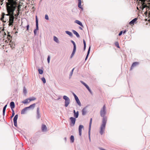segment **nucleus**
<instances>
[{
    "label": "nucleus",
    "mask_w": 150,
    "mask_h": 150,
    "mask_svg": "<svg viewBox=\"0 0 150 150\" xmlns=\"http://www.w3.org/2000/svg\"><path fill=\"white\" fill-rule=\"evenodd\" d=\"M42 130L43 132L46 131L47 130V128L45 125H42Z\"/></svg>",
    "instance_id": "nucleus-15"
},
{
    "label": "nucleus",
    "mask_w": 150,
    "mask_h": 150,
    "mask_svg": "<svg viewBox=\"0 0 150 150\" xmlns=\"http://www.w3.org/2000/svg\"><path fill=\"white\" fill-rule=\"evenodd\" d=\"M78 7L81 9H82V6L81 5V0H78Z\"/></svg>",
    "instance_id": "nucleus-19"
},
{
    "label": "nucleus",
    "mask_w": 150,
    "mask_h": 150,
    "mask_svg": "<svg viewBox=\"0 0 150 150\" xmlns=\"http://www.w3.org/2000/svg\"><path fill=\"white\" fill-rule=\"evenodd\" d=\"M137 18H134L129 23V24L131 25H134L135 23H136V21H137Z\"/></svg>",
    "instance_id": "nucleus-10"
},
{
    "label": "nucleus",
    "mask_w": 150,
    "mask_h": 150,
    "mask_svg": "<svg viewBox=\"0 0 150 150\" xmlns=\"http://www.w3.org/2000/svg\"><path fill=\"white\" fill-rule=\"evenodd\" d=\"M137 9H138V7H137Z\"/></svg>",
    "instance_id": "nucleus-62"
},
{
    "label": "nucleus",
    "mask_w": 150,
    "mask_h": 150,
    "mask_svg": "<svg viewBox=\"0 0 150 150\" xmlns=\"http://www.w3.org/2000/svg\"><path fill=\"white\" fill-rule=\"evenodd\" d=\"M14 19V15L11 16L10 17H8L7 18L6 21H8L9 23L8 26L13 25Z\"/></svg>",
    "instance_id": "nucleus-3"
},
{
    "label": "nucleus",
    "mask_w": 150,
    "mask_h": 150,
    "mask_svg": "<svg viewBox=\"0 0 150 150\" xmlns=\"http://www.w3.org/2000/svg\"><path fill=\"white\" fill-rule=\"evenodd\" d=\"M12 110V115L11 116V118H12V117H13L15 115V113L14 110Z\"/></svg>",
    "instance_id": "nucleus-38"
},
{
    "label": "nucleus",
    "mask_w": 150,
    "mask_h": 150,
    "mask_svg": "<svg viewBox=\"0 0 150 150\" xmlns=\"http://www.w3.org/2000/svg\"><path fill=\"white\" fill-rule=\"evenodd\" d=\"M86 111L85 108L83 109L82 110V115H85L86 113Z\"/></svg>",
    "instance_id": "nucleus-27"
},
{
    "label": "nucleus",
    "mask_w": 150,
    "mask_h": 150,
    "mask_svg": "<svg viewBox=\"0 0 150 150\" xmlns=\"http://www.w3.org/2000/svg\"><path fill=\"white\" fill-rule=\"evenodd\" d=\"M50 57L49 56H48L47 57V60L48 61V63H50Z\"/></svg>",
    "instance_id": "nucleus-41"
},
{
    "label": "nucleus",
    "mask_w": 150,
    "mask_h": 150,
    "mask_svg": "<svg viewBox=\"0 0 150 150\" xmlns=\"http://www.w3.org/2000/svg\"><path fill=\"white\" fill-rule=\"evenodd\" d=\"M38 71H39V73L40 74H42L43 73V71L42 69H38Z\"/></svg>",
    "instance_id": "nucleus-35"
},
{
    "label": "nucleus",
    "mask_w": 150,
    "mask_h": 150,
    "mask_svg": "<svg viewBox=\"0 0 150 150\" xmlns=\"http://www.w3.org/2000/svg\"><path fill=\"white\" fill-rule=\"evenodd\" d=\"M142 10L146 7H148V10H149V9H150V8L145 4V2H142Z\"/></svg>",
    "instance_id": "nucleus-16"
},
{
    "label": "nucleus",
    "mask_w": 150,
    "mask_h": 150,
    "mask_svg": "<svg viewBox=\"0 0 150 150\" xmlns=\"http://www.w3.org/2000/svg\"><path fill=\"white\" fill-rule=\"evenodd\" d=\"M18 115H17V114L13 118V119L14 125L16 127H17V120L18 119Z\"/></svg>",
    "instance_id": "nucleus-7"
},
{
    "label": "nucleus",
    "mask_w": 150,
    "mask_h": 150,
    "mask_svg": "<svg viewBox=\"0 0 150 150\" xmlns=\"http://www.w3.org/2000/svg\"><path fill=\"white\" fill-rule=\"evenodd\" d=\"M54 40L57 43H59V40L58 38L55 36L54 37Z\"/></svg>",
    "instance_id": "nucleus-29"
},
{
    "label": "nucleus",
    "mask_w": 150,
    "mask_h": 150,
    "mask_svg": "<svg viewBox=\"0 0 150 150\" xmlns=\"http://www.w3.org/2000/svg\"><path fill=\"white\" fill-rule=\"evenodd\" d=\"M74 98H75V99H76L77 98H78V97H77V96H75V97H74Z\"/></svg>",
    "instance_id": "nucleus-50"
},
{
    "label": "nucleus",
    "mask_w": 150,
    "mask_h": 150,
    "mask_svg": "<svg viewBox=\"0 0 150 150\" xmlns=\"http://www.w3.org/2000/svg\"><path fill=\"white\" fill-rule=\"evenodd\" d=\"M28 98L29 100V102H30L31 101L34 100L36 99V98L34 97H33L32 98Z\"/></svg>",
    "instance_id": "nucleus-28"
},
{
    "label": "nucleus",
    "mask_w": 150,
    "mask_h": 150,
    "mask_svg": "<svg viewBox=\"0 0 150 150\" xmlns=\"http://www.w3.org/2000/svg\"><path fill=\"white\" fill-rule=\"evenodd\" d=\"M8 35H7L8 36H7V38L8 39V40H6L5 41L6 42H7L9 41H11V39L12 38V37L10 35H9V32H8Z\"/></svg>",
    "instance_id": "nucleus-18"
},
{
    "label": "nucleus",
    "mask_w": 150,
    "mask_h": 150,
    "mask_svg": "<svg viewBox=\"0 0 150 150\" xmlns=\"http://www.w3.org/2000/svg\"><path fill=\"white\" fill-rule=\"evenodd\" d=\"M39 108H38L37 109V117L38 118H39L40 117V115L39 111Z\"/></svg>",
    "instance_id": "nucleus-20"
},
{
    "label": "nucleus",
    "mask_w": 150,
    "mask_h": 150,
    "mask_svg": "<svg viewBox=\"0 0 150 150\" xmlns=\"http://www.w3.org/2000/svg\"><path fill=\"white\" fill-rule=\"evenodd\" d=\"M19 12H17L16 14L14 15V16L17 17L19 15Z\"/></svg>",
    "instance_id": "nucleus-44"
},
{
    "label": "nucleus",
    "mask_w": 150,
    "mask_h": 150,
    "mask_svg": "<svg viewBox=\"0 0 150 150\" xmlns=\"http://www.w3.org/2000/svg\"><path fill=\"white\" fill-rule=\"evenodd\" d=\"M63 98L65 100V106L67 107L68 106V105L70 103V99L69 98L66 96H63Z\"/></svg>",
    "instance_id": "nucleus-4"
},
{
    "label": "nucleus",
    "mask_w": 150,
    "mask_h": 150,
    "mask_svg": "<svg viewBox=\"0 0 150 150\" xmlns=\"http://www.w3.org/2000/svg\"><path fill=\"white\" fill-rule=\"evenodd\" d=\"M36 30H34V33L35 34L36 33Z\"/></svg>",
    "instance_id": "nucleus-55"
},
{
    "label": "nucleus",
    "mask_w": 150,
    "mask_h": 150,
    "mask_svg": "<svg viewBox=\"0 0 150 150\" xmlns=\"http://www.w3.org/2000/svg\"><path fill=\"white\" fill-rule=\"evenodd\" d=\"M74 69V68H73L71 70V72L70 74V76H71L72 75Z\"/></svg>",
    "instance_id": "nucleus-43"
},
{
    "label": "nucleus",
    "mask_w": 150,
    "mask_h": 150,
    "mask_svg": "<svg viewBox=\"0 0 150 150\" xmlns=\"http://www.w3.org/2000/svg\"><path fill=\"white\" fill-rule=\"evenodd\" d=\"M90 48H91V47H90L89 48V49L88 50V51L87 55L86 57V58H85V60H86V59H87V58L88 57V55H89V53H90Z\"/></svg>",
    "instance_id": "nucleus-26"
},
{
    "label": "nucleus",
    "mask_w": 150,
    "mask_h": 150,
    "mask_svg": "<svg viewBox=\"0 0 150 150\" xmlns=\"http://www.w3.org/2000/svg\"><path fill=\"white\" fill-rule=\"evenodd\" d=\"M74 114L76 112L74 110Z\"/></svg>",
    "instance_id": "nucleus-57"
},
{
    "label": "nucleus",
    "mask_w": 150,
    "mask_h": 150,
    "mask_svg": "<svg viewBox=\"0 0 150 150\" xmlns=\"http://www.w3.org/2000/svg\"><path fill=\"white\" fill-rule=\"evenodd\" d=\"M149 15H150V11L149 12Z\"/></svg>",
    "instance_id": "nucleus-59"
},
{
    "label": "nucleus",
    "mask_w": 150,
    "mask_h": 150,
    "mask_svg": "<svg viewBox=\"0 0 150 150\" xmlns=\"http://www.w3.org/2000/svg\"><path fill=\"white\" fill-rule=\"evenodd\" d=\"M41 79L44 83H46V80L44 77L42 78Z\"/></svg>",
    "instance_id": "nucleus-37"
},
{
    "label": "nucleus",
    "mask_w": 150,
    "mask_h": 150,
    "mask_svg": "<svg viewBox=\"0 0 150 150\" xmlns=\"http://www.w3.org/2000/svg\"><path fill=\"white\" fill-rule=\"evenodd\" d=\"M73 33L77 37L79 38L80 37V36H79V34L76 31L74 30H73Z\"/></svg>",
    "instance_id": "nucleus-25"
},
{
    "label": "nucleus",
    "mask_w": 150,
    "mask_h": 150,
    "mask_svg": "<svg viewBox=\"0 0 150 150\" xmlns=\"http://www.w3.org/2000/svg\"><path fill=\"white\" fill-rule=\"evenodd\" d=\"M21 7V5H18V3H17V8H20H20Z\"/></svg>",
    "instance_id": "nucleus-45"
},
{
    "label": "nucleus",
    "mask_w": 150,
    "mask_h": 150,
    "mask_svg": "<svg viewBox=\"0 0 150 150\" xmlns=\"http://www.w3.org/2000/svg\"><path fill=\"white\" fill-rule=\"evenodd\" d=\"M29 98H28L24 100V101H23L22 103L24 104H27L30 102H29Z\"/></svg>",
    "instance_id": "nucleus-22"
},
{
    "label": "nucleus",
    "mask_w": 150,
    "mask_h": 150,
    "mask_svg": "<svg viewBox=\"0 0 150 150\" xmlns=\"http://www.w3.org/2000/svg\"><path fill=\"white\" fill-rule=\"evenodd\" d=\"M20 11V8H18L17 10L16 11V12H19Z\"/></svg>",
    "instance_id": "nucleus-48"
},
{
    "label": "nucleus",
    "mask_w": 150,
    "mask_h": 150,
    "mask_svg": "<svg viewBox=\"0 0 150 150\" xmlns=\"http://www.w3.org/2000/svg\"><path fill=\"white\" fill-rule=\"evenodd\" d=\"M79 28H80V29H81V30H82V28H81V27H79Z\"/></svg>",
    "instance_id": "nucleus-58"
},
{
    "label": "nucleus",
    "mask_w": 150,
    "mask_h": 150,
    "mask_svg": "<svg viewBox=\"0 0 150 150\" xmlns=\"http://www.w3.org/2000/svg\"><path fill=\"white\" fill-rule=\"evenodd\" d=\"M147 13V11H146V12H145V13Z\"/></svg>",
    "instance_id": "nucleus-60"
},
{
    "label": "nucleus",
    "mask_w": 150,
    "mask_h": 150,
    "mask_svg": "<svg viewBox=\"0 0 150 150\" xmlns=\"http://www.w3.org/2000/svg\"><path fill=\"white\" fill-rule=\"evenodd\" d=\"M106 114V107L105 105H104L103 107L101 109L100 112V115L103 117L102 123L101 125L100 130V133L101 135H102L104 133L108 120L107 117L105 116Z\"/></svg>",
    "instance_id": "nucleus-2"
},
{
    "label": "nucleus",
    "mask_w": 150,
    "mask_h": 150,
    "mask_svg": "<svg viewBox=\"0 0 150 150\" xmlns=\"http://www.w3.org/2000/svg\"><path fill=\"white\" fill-rule=\"evenodd\" d=\"M71 42L73 43V44L74 45V48H73V51L72 52V53L71 55V58H72V57L74 56V54L75 53V52L76 51V44H75V43L74 42L73 40H71Z\"/></svg>",
    "instance_id": "nucleus-5"
},
{
    "label": "nucleus",
    "mask_w": 150,
    "mask_h": 150,
    "mask_svg": "<svg viewBox=\"0 0 150 150\" xmlns=\"http://www.w3.org/2000/svg\"><path fill=\"white\" fill-rule=\"evenodd\" d=\"M70 139L71 142H73L74 141V136L71 135L70 137Z\"/></svg>",
    "instance_id": "nucleus-30"
},
{
    "label": "nucleus",
    "mask_w": 150,
    "mask_h": 150,
    "mask_svg": "<svg viewBox=\"0 0 150 150\" xmlns=\"http://www.w3.org/2000/svg\"><path fill=\"white\" fill-rule=\"evenodd\" d=\"M70 119L71 121L70 125L71 126H74L75 124V122L76 121V119L73 117H71L70 118Z\"/></svg>",
    "instance_id": "nucleus-6"
},
{
    "label": "nucleus",
    "mask_w": 150,
    "mask_h": 150,
    "mask_svg": "<svg viewBox=\"0 0 150 150\" xmlns=\"http://www.w3.org/2000/svg\"><path fill=\"white\" fill-rule=\"evenodd\" d=\"M79 115V112L78 111L74 114V116L76 118H77Z\"/></svg>",
    "instance_id": "nucleus-31"
},
{
    "label": "nucleus",
    "mask_w": 150,
    "mask_h": 150,
    "mask_svg": "<svg viewBox=\"0 0 150 150\" xmlns=\"http://www.w3.org/2000/svg\"><path fill=\"white\" fill-rule=\"evenodd\" d=\"M76 101V102L77 103V104H78V105L79 106H81V103L80 102V101H79V100H78V101Z\"/></svg>",
    "instance_id": "nucleus-39"
},
{
    "label": "nucleus",
    "mask_w": 150,
    "mask_h": 150,
    "mask_svg": "<svg viewBox=\"0 0 150 150\" xmlns=\"http://www.w3.org/2000/svg\"><path fill=\"white\" fill-rule=\"evenodd\" d=\"M122 31H121L119 34V35L120 36L121 35H122Z\"/></svg>",
    "instance_id": "nucleus-47"
},
{
    "label": "nucleus",
    "mask_w": 150,
    "mask_h": 150,
    "mask_svg": "<svg viewBox=\"0 0 150 150\" xmlns=\"http://www.w3.org/2000/svg\"><path fill=\"white\" fill-rule=\"evenodd\" d=\"M6 109V108H4V107L3 109V115H5Z\"/></svg>",
    "instance_id": "nucleus-40"
},
{
    "label": "nucleus",
    "mask_w": 150,
    "mask_h": 150,
    "mask_svg": "<svg viewBox=\"0 0 150 150\" xmlns=\"http://www.w3.org/2000/svg\"><path fill=\"white\" fill-rule=\"evenodd\" d=\"M139 64V63L138 62H136L133 63L131 67L130 70H131L134 67H136Z\"/></svg>",
    "instance_id": "nucleus-12"
},
{
    "label": "nucleus",
    "mask_w": 150,
    "mask_h": 150,
    "mask_svg": "<svg viewBox=\"0 0 150 150\" xmlns=\"http://www.w3.org/2000/svg\"><path fill=\"white\" fill-rule=\"evenodd\" d=\"M83 41L84 44V50H85L86 48V43L84 40H83Z\"/></svg>",
    "instance_id": "nucleus-33"
},
{
    "label": "nucleus",
    "mask_w": 150,
    "mask_h": 150,
    "mask_svg": "<svg viewBox=\"0 0 150 150\" xmlns=\"http://www.w3.org/2000/svg\"><path fill=\"white\" fill-rule=\"evenodd\" d=\"M73 95L74 97L76 96L74 93H73Z\"/></svg>",
    "instance_id": "nucleus-53"
},
{
    "label": "nucleus",
    "mask_w": 150,
    "mask_h": 150,
    "mask_svg": "<svg viewBox=\"0 0 150 150\" xmlns=\"http://www.w3.org/2000/svg\"><path fill=\"white\" fill-rule=\"evenodd\" d=\"M28 109L27 107H25L23 109L21 112V114H24L26 112L27 110Z\"/></svg>",
    "instance_id": "nucleus-13"
},
{
    "label": "nucleus",
    "mask_w": 150,
    "mask_h": 150,
    "mask_svg": "<svg viewBox=\"0 0 150 150\" xmlns=\"http://www.w3.org/2000/svg\"><path fill=\"white\" fill-rule=\"evenodd\" d=\"M23 92L24 93L26 94L27 93V90L26 88H25V87H24L23 89Z\"/></svg>",
    "instance_id": "nucleus-36"
},
{
    "label": "nucleus",
    "mask_w": 150,
    "mask_h": 150,
    "mask_svg": "<svg viewBox=\"0 0 150 150\" xmlns=\"http://www.w3.org/2000/svg\"><path fill=\"white\" fill-rule=\"evenodd\" d=\"M92 118H91L90 120V123H89V126L88 133H89V134H90L91 124H92Z\"/></svg>",
    "instance_id": "nucleus-14"
},
{
    "label": "nucleus",
    "mask_w": 150,
    "mask_h": 150,
    "mask_svg": "<svg viewBox=\"0 0 150 150\" xmlns=\"http://www.w3.org/2000/svg\"><path fill=\"white\" fill-rule=\"evenodd\" d=\"M66 33L70 36H72V33L69 31H66Z\"/></svg>",
    "instance_id": "nucleus-34"
},
{
    "label": "nucleus",
    "mask_w": 150,
    "mask_h": 150,
    "mask_svg": "<svg viewBox=\"0 0 150 150\" xmlns=\"http://www.w3.org/2000/svg\"><path fill=\"white\" fill-rule=\"evenodd\" d=\"M81 82L88 89V90L89 91V92L91 93L92 92H91V90H90V89L89 86L83 81H81Z\"/></svg>",
    "instance_id": "nucleus-8"
},
{
    "label": "nucleus",
    "mask_w": 150,
    "mask_h": 150,
    "mask_svg": "<svg viewBox=\"0 0 150 150\" xmlns=\"http://www.w3.org/2000/svg\"><path fill=\"white\" fill-rule=\"evenodd\" d=\"M126 32V31L125 30L123 32V33L124 34Z\"/></svg>",
    "instance_id": "nucleus-56"
},
{
    "label": "nucleus",
    "mask_w": 150,
    "mask_h": 150,
    "mask_svg": "<svg viewBox=\"0 0 150 150\" xmlns=\"http://www.w3.org/2000/svg\"><path fill=\"white\" fill-rule=\"evenodd\" d=\"M115 45L117 48H120V47L119 45V43L117 42H116L115 43Z\"/></svg>",
    "instance_id": "nucleus-32"
},
{
    "label": "nucleus",
    "mask_w": 150,
    "mask_h": 150,
    "mask_svg": "<svg viewBox=\"0 0 150 150\" xmlns=\"http://www.w3.org/2000/svg\"><path fill=\"white\" fill-rule=\"evenodd\" d=\"M139 0L141 1L142 2H145V1L146 0Z\"/></svg>",
    "instance_id": "nucleus-49"
},
{
    "label": "nucleus",
    "mask_w": 150,
    "mask_h": 150,
    "mask_svg": "<svg viewBox=\"0 0 150 150\" xmlns=\"http://www.w3.org/2000/svg\"><path fill=\"white\" fill-rule=\"evenodd\" d=\"M10 107L12 109V110H13V109L15 108V103L14 102H11Z\"/></svg>",
    "instance_id": "nucleus-17"
},
{
    "label": "nucleus",
    "mask_w": 150,
    "mask_h": 150,
    "mask_svg": "<svg viewBox=\"0 0 150 150\" xmlns=\"http://www.w3.org/2000/svg\"><path fill=\"white\" fill-rule=\"evenodd\" d=\"M6 18H7V17H6V18L5 19H6Z\"/></svg>",
    "instance_id": "nucleus-63"
},
{
    "label": "nucleus",
    "mask_w": 150,
    "mask_h": 150,
    "mask_svg": "<svg viewBox=\"0 0 150 150\" xmlns=\"http://www.w3.org/2000/svg\"><path fill=\"white\" fill-rule=\"evenodd\" d=\"M5 15V14L4 13H2V17L1 18L0 20L2 21L3 22H6V21L7 19H4V16Z\"/></svg>",
    "instance_id": "nucleus-9"
},
{
    "label": "nucleus",
    "mask_w": 150,
    "mask_h": 150,
    "mask_svg": "<svg viewBox=\"0 0 150 150\" xmlns=\"http://www.w3.org/2000/svg\"><path fill=\"white\" fill-rule=\"evenodd\" d=\"M7 106V105H6L4 107V108H6Z\"/></svg>",
    "instance_id": "nucleus-52"
},
{
    "label": "nucleus",
    "mask_w": 150,
    "mask_h": 150,
    "mask_svg": "<svg viewBox=\"0 0 150 150\" xmlns=\"http://www.w3.org/2000/svg\"><path fill=\"white\" fill-rule=\"evenodd\" d=\"M76 101H78V100H79V99L78 98H77L76 99H75Z\"/></svg>",
    "instance_id": "nucleus-54"
},
{
    "label": "nucleus",
    "mask_w": 150,
    "mask_h": 150,
    "mask_svg": "<svg viewBox=\"0 0 150 150\" xmlns=\"http://www.w3.org/2000/svg\"><path fill=\"white\" fill-rule=\"evenodd\" d=\"M36 28L35 30H38V18L37 17V16H36Z\"/></svg>",
    "instance_id": "nucleus-24"
},
{
    "label": "nucleus",
    "mask_w": 150,
    "mask_h": 150,
    "mask_svg": "<svg viewBox=\"0 0 150 150\" xmlns=\"http://www.w3.org/2000/svg\"><path fill=\"white\" fill-rule=\"evenodd\" d=\"M83 125H80L79 126V135L81 136V135L82 129L83 128Z\"/></svg>",
    "instance_id": "nucleus-11"
},
{
    "label": "nucleus",
    "mask_w": 150,
    "mask_h": 150,
    "mask_svg": "<svg viewBox=\"0 0 150 150\" xmlns=\"http://www.w3.org/2000/svg\"><path fill=\"white\" fill-rule=\"evenodd\" d=\"M6 3V9L8 14L5 15L9 16L14 15V12L17 7V2L15 0H8Z\"/></svg>",
    "instance_id": "nucleus-1"
},
{
    "label": "nucleus",
    "mask_w": 150,
    "mask_h": 150,
    "mask_svg": "<svg viewBox=\"0 0 150 150\" xmlns=\"http://www.w3.org/2000/svg\"><path fill=\"white\" fill-rule=\"evenodd\" d=\"M29 25L28 24L27 25V30L28 31L29 30Z\"/></svg>",
    "instance_id": "nucleus-46"
},
{
    "label": "nucleus",
    "mask_w": 150,
    "mask_h": 150,
    "mask_svg": "<svg viewBox=\"0 0 150 150\" xmlns=\"http://www.w3.org/2000/svg\"><path fill=\"white\" fill-rule=\"evenodd\" d=\"M4 35H6V33H4Z\"/></svg>",
    "instance_id": "nucleus-61"
},
{
    "label": "nucleus",
    "mask_w": 150,
    "mask_h": 150,
    "mask_svg": "<svg viewBox=\"0 0 150 150\" xmlns=\"http://www.w3.org/2000/svg\"><path fill=\"white\" fill-rule=\"evenodd\" d=\"M75 22L77 24L83 27V25H82V23L80 21L76 20L75 21Z\"/></svg>",
    "instance_id": "nucleus-23"
},
{
    "label": "nucleus",
    "mask_w": 150,
    "mask_h": 150,
    "mask_svg": "<svg viewBox=\"0 0 150 150\" xmlns=\"http://www.w3.org/2000/svg\"><path fill=\"white\" fill-rule=\"evenodd\" d=\"M45 18L46 20H48L49 18L48 16L47 15H45Z\"/></svg>",
    "instance_id": "nucleus-42"
},
{
    "label": "nucleus",
    "mask_w": 150,
    "mask_h": 150,
    "mask_svg": "<svg viewBox=\"0 0 150 150\" xmlns=\"http://www.w3.org/2000/svg\"><path fill=\"white\" fill-rule=\"evenodd\" d=\"M7 106V105H6L4 107V108H6Z\"/></svg>",
    "instance_id": "nucleus-51"
},
{
    "label": "nucleus",
    "mask_w": 150,
    "mask_h": 150,
    "mask_svg": "<svg viewBox=\"0 0 150 150\" xmlns=\"http://www.w3.org/2000/svg\"><path fill=\"white\" fill-rule=\"evenodd\" d=\"M35 105L36 104L35 103H33V104L30 105L29 106L27 107V108L28 109L29 108L34 109L35 107Z\"/></svg>",
    "instance_id": "nucleus-21"
}]
</instances>
